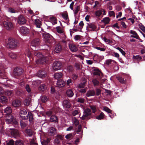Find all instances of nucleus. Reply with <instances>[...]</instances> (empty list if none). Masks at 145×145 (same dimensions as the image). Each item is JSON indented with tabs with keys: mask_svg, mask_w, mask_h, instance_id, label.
<instances>
[{
	"mask_svg": "<svg viewBox=\"0 0 145 145\" xmlns=\"http://www.w3.org/2000/svg\"><path fill=\"white\" fill-rule=\"evenodd\" d=\"M24 72L23 69L20 67H15L13 71L12 76L18 79L21 78Z\"/></svg>",
	"mask_w": 145,
	"mask_h": 145,
	"instance_id": "nucleus-1",
	"label": "nucleus"
},
{
	"mask_svg": "<svg viewBox=\"0 0 145 145\" xmlns=\"http://www.w3.org/2000/svg\"><path fill=\"white\" fill-rule=\"evenodd\" d=\"M8 42L7 45H9V48L11 49L16 48L19 45V43L18 41L14 39H8Z\"/></svg>",
	"mask_w": 145,
	"mask_h": 145,
	"instance_id": "nucleus-2",
	"label": "nucleus"
},
{
	"mask_svg": "<svg viewBox=\"0 0 145 145\" xmlns=\"http://www.w3.org/2000/svg\"><path fill=\"white\" fill-rule=\"evenodd\" d=\"M91 113V110L90 109L86 108L84 110L83 114L80 118L83 120H88L91 118L90 116Z\"/></svg>",
	"mask_w": 145,
	"mask_h": 145,
	"instance_id": "nucleus-3",
	"label": "nucleus"
},
{
	"mask_svg": "<svg viewBox=\"0 0 145 145\" xmlns=\"http://www.w3.org/2000/svg\"><path fill=\"white\" fill-rule=\"evenodd\" d=\"M8 133H10L12 136L14 138L19 137L20 135L19 131L14 128H8L7 129Z\"/></svg>",
	"mask_w": 145,
	"mask_h": 145,
	"instance_id": "nucleus-4",
	"label": "nucleus"
},
{
	"mask_svg": "<svg viewBox=\"0 0 145 145\" xmlns=\"http://www.w3.org/2000/svg\"><path fill=\"white\" fill-rule=\"evenodd\" d=\"M5 120L7 123L10 124L11 123H14L16 124L17 123V121H16L14 119V118L11 113L7 114L5 115Z\"/></svg>",
	"mask_w": 145,
	"mask_h": 145,
	"instance_id": "nucleus-5",
	"label": "nucleus"
},
{
	"mask_svg": "<svg viewBox=\"0 0 145 145\" xmlns=\"http://www.w3.org/2000/svg\"><path fill=\"white\" fill-rule=\"evenodd\" d=\"M3 25L5 28L8 30H12L14 28V24L12 22L4 21Z\"/></svg>",
	"mask_w": 145,
	"mask_h": 145,
	"instance_id": "nucleus-6",
	"label": "nucleus"
},
{
	"mask_svg": "<svg viewBox=\"0 0 145 145\" xmlns=\"http://www.w3.org/2000/svg\"><path fill=\"white\" fill-rule=\"evenodd\" d=\"M62 67L61 62L59 61H56L54 63L52 67L54 70L56 71L61 69Z\"/></svg>",
	"mask_w": 145,
	"mask_h": 145,
	"instance_id": "nucleus-7",
	"label": "nucleus"
},
{
	"mask_svg": "<svg viewBox=\"0 0 145 145\" xmlns=\"http://www.w3.org/2000/svg\"><path fill=\"white\" fill-rule=\"evenodd\" d=\"M20 118L22 120H27L28 119L27 112L25 109L21 110L19 112Z\"/></svg>",
	"mask_w": 145,
	"mask_h": 145,
	"instance_id": "nucleus-8",
	"label": "nucleus"
},
{
	"mask_svg": "<svg viewBox=\"0 0 145 145\" xmlns=\"http://www.w3.org/2000/svg\"><path fill=\"white\" fill-rule=\"evenodd\" d=\"M37 75L39 77L43 78L46 76L47 73L45 70H40L38 71L37 73Z\"/></svg>",
	"mask_w": 145,
	"mask_h": 145,
	"instance_id": "nucleus-9",
	"label": "nucleus"
},
{
	"mask_svg": "<svg viewBox=\"0 0 145 145\" xmlns=\"http://www.w3.org/2000/svg\"><path fill=\"white\" fill-rule=\"evenodd\" d=\"M40 40L38 38H35L33 39L31 42V45L32 46L39 48L40 45Z\"/></svg>",
	"mask_w": 145,
	"mask_h": 145,
	"instance_id": "nucleus-10",
	"label": "nucleus"
},
{
	"mask_svg": "<svg viewBox=\"0 0 145 145\" xmlns=\"http://www.w3.org/2000/svg\"><path fill=\"white\" fill-rule=\"evenodd\" d=\"M26 20L25 17L22 15H19L18 17V22L20 25H23L26 23Z\"/></svg>",
	"mask_w": 145,
	"mask_h": 145,
	"instance_id": "nucleus-11",
	"label": "nucleus"
},
{
	"mask_svg": "<svg viewBox=\"0 0 145 145\" xmlns=\"http://www.w3.org/2000/svg\"><path fill=\"white\" fill-rule=\"evenodd\" d=\"M88 25L86 27V29L89 31H95L96 29V27L95 25L93 23L89 24L88 23Z\"/></svg>",
	"mask_w": 145,
	"mask_h": 145,
	"instance_id": "nucleus-12",
	"label": "nucleus"
},
{
	"mask_svg": "<svg viewBox=\"0 0 145 145\" xmlns=\"http://www.w3.org/2000/svg\"><path fill=\"white\" fill-rule=\"evenodd\" d=\"M44 37L47 42L50 44L53 41L52 37L48 33L44 35Z\"/></svg>",
	"mask_w": 145,
	"mask_h": 145,
	"instance_id": "nucleus-13",
	"label": "nucleus"
},
{
	"mask_svg": "<svg viewBox=\"0 0 145 145\" xmlns=\"http://www.w3.org/2000/svg\"><path fill=\"white\" fill-rule=\"evenodd\" d=\"M130 33L131 34L130 37L135 38L139 40H141L140 39L136 31L133 30H131Z\"/></svg>",
	"mask_w": 145,
	"mask_h": 145,
	"instance_id": "nucleus-14",
	"label": "nucleus"
},
{
	"mask_svg": "<svg viewBox=\"0 0 145 145\" xmlns=\"http://www.w3.org/2000/svg\"><path fill=\"white\" fill-rule=\"evenodd\" d=\"M41 58L39 60L40 62L42 64H47L48 62L49 59V57L47 56H42L41 57Z\"/></svg>",
	"mask_w": 145,
	"mask_h": 145,
	"instance_id": "nucleus-15",
	"label": "nucleus"
},
{
	"mask_svg": "<svg viewBox=\"0 0 145 145\" xmlns=\"http://www.w3.org/2000/svg\"><path fill=\"white\" fill-rule=\"evenodd\" d=\"M24 133L25 136L31 137L33 134V131L30 129L27 128L24 131Z\"/></svg>",
	"mask_w": 145,
	"mask_h": 145,
	"instance_id": "nucleus-16",
	"label": "nucleus"
},
{
	"mask_svg": "<svg viewBox=\"0 0 145 145\" xmlns=\"http://www.w3.org/2000/svg\"><path fill=\"white\" fill-rule=\"evenodd\" d=\"M21 102L19 99H15L12 102V105L15 107H19L21 105Z\"/></svg>",
	"mask_w": 145,
	"mask_h": 145,
	"instance_id": "nucleus-17",
	"label": "nucleus"
},
{
	"mask_svg": "<svg viewBox=\"0 0 145 145\" xmlns=\"http://www.w3.org/2000/svg\"><path fill=\"white\" fill-rule=\"evenodd\" d=\"M20 33L23 34H28L29 32L28 29L26 27L23 26L22 27L20 30Z\"/></svg>",
	"mask_w": 145,
	"mask_h": 145,
	"instance_id": "nucleus-18",
	"label": "nucleus"
},
{
	"mask_svg": "<svg viewBox=\"0 0 145 145\" xmlns=\"http://www.w3.org/2000/svg\"><path fill=\"white\" fill-rule=\"evenodd\" d=\"M65 84V83L64 81L60 79L57 81L56 86L59 88H61L64 86Z\"/></svg>",
	"mask_w": 145,
	"mask_h": 145,
	"instance_id": "nucleus-19",
	"label": "nucleus"
},
{
	"mask_svg": "<svg viewBox=\"0 0 145 145\" xmlns=\"http://www.w3.org/2000/svg\"><path fill=\"white\" fill-rule=\"evenodd\" d=\"M63 105L64 107L69 108L71 106V104L67 100H65L63 101Z\"/></svg>",
	"mask_w": 145,
	"mask_h": 145,
	"instance_id": "nucleus-20",
	"label": "nucleus"
},
{
	"mask_svg": "<svg viewBox=\"0 0 145 145\" xmlns=\"http://www.w3.org/2000/svg\"><path fill=\"white\" fill-rule=\"evenodd\" d=\"M95 95V91L93 90H90L87 91L86 95L87 97H89L91 96H94Z\"/></svg>",
	"mask_w": 145,
	"mask_h": 145,
	"instance_id": "nucleus-21",
	"label": "nucleus"
},
{
	"mask_svg": "<svg viewBox=\"0 0 145 145\" xmlns=\"http://www.w3.org/2000/svg\"><path fill=\"white\" fill-rule=\"evenodd\" d=\"M116 63V61L111 59H108L106 60L105 64L108 65H111V66L114 65V64Z\"/></svg>",
	"mask_w": 145,
	"mask_h": 145,
	"instance_id": "nucleus-22",
	"label": "nucleus"
},
{
	"mask_svg": "<svg viewBox=\"0 0 145 145\" xmlns=\"http://www.w3.org/2000/svg\"><path fill=\"white\" fill-rule=\"evenodd\" d=\"M101 73V71L98 68H95L93 69V74L94 75L100 76Z\"/></svg>",
	"mask_w": 145,
	"mask_h": 145,
	"instance_id": "nucleus-23",
	"label": "nucleus"
},
{
	"mask_svg": "<svg viewBox=\"0 0 145 145\" xmlns=\"http://www.w3.org/2000/svg\"><path fill=\"white\" fill-rule=\"evenodd\" d=\"M7 97L4 95H0V102L2 103H5L7 101Z\"/></svg>",
	"mask_w": 145,
	"mask_h": 145,
	"instance_id": "nucleus-24",
	"label": "nucleus"
},
{
	"mask_svg": "<svg viewBox=\"0 0 145 145\" xmlns=\"http://www.w3.org/2000/svg\"><path fill=\"white\" fill-rule=\"evenodd\" d=\"M116 78L120 83L122 84H125V83L126 79H124V76H117Z\"/></svg>",
	"mask_w": 145,
	"mask_h": 145,
	"instance_id": "nucleus-25",
	"label": "nucleus"
},
{
	"mask_svg": "<svg viewBox=\"0 0 145 145\" xmlns=\"http://www.w3.org/2000/svg\"><path fill=\"white\" fill-rule=\"evenodd\" d=\"M93 58L95 59H96L98 62H100L103 60L104 58L103 56H99L97 54L95 55L94 56Z\"/></svg>",
	"mask_w": 145,
	"mask_h": 145,
	"instance_id": "nucleus-26",
	"label": "nucleus"
},
{
	"mask_svg": "<svg viewBox=\"0 0 145 145\" xmlns=\"http://www.w3.org/2000/svg\"><path fill=\"white\" fill-rule=\"evenodd\" d=\"M69 48L72 52H76L78 50L77 48L74 45L70 44L69 45Z\"/></svg>",
	"mask_w": 145,
	"mask_h": 145,
	"instance_id": "nucleus-27",
	"label": "nucleus"
},
{
	"mask_svg": "<svg viewBox=\"0 0 145 145\" xmlns=\"http://www.w3.org/2000/svg\"><path fill=\"white\" fill-rule=\"evenodd\" d=\"M58 121V120L56 116L54 115H52L50 119V121L51 122H57Z\"/></svg>",
	"mask_w": 145,
	"mask_h": 145,
	"instance_id": "nucleus-28",
	"label": "nucleus"
},
{
	"mask_svg": "<svg viewBox=\"0 0 145 145\" xmlns=\"http://www.w3.org/2000/svg\"><path fill=\"white\" fill-rule=\"evenodd\" d=\"M61 49V46L59 44H57L56 45L54 49V51L57 53H58L60 52Z\"/></svg>",
	"mask_w": 145,
	"mask_h": 145,
	"instance_id": "nucleus-29",
	"label": "nucleus"
},
{
	"mask_svg": "<svg viewBox=\"0 0 145 145\" xmlns=\"http://www.w3.org/2000/svg\"><path fill=\"white\" fill-rule=\"evenodd\" d=\"M66 93L67 95L69 97H72L74 95V93L71 89H67Z\"/></svg>",
	"mask_w": 145,
	"mask_h": 145,
	"instance_id": "nucleus-30",
	"label": "nucleus"
},
{
	"mask_svg": "<svg viewBox=\"0 0 145 145\" xmlns=\"http://www.w3.org/2000/svg\"><path fill=\"white\" fill-rule=\"evenodd\" d=\"M49 133L50 134V135L52 136L55 135L56 133V130L55 128L52 127L49 130Z\"/></svg>",
	"mask_w": 145,
	"mask_h": 145,
	"instance_id": "nucleus-31",
	"label": "nucleus"
},
{
	"mask_svg": "<svg viewBox=\"0 0 145 145\" xmlns=\"http://www.w3.org/2000/svg\"><path fill=\"white\" fill-rule=\"evenodd\" d=\"M3 112L4 113V115H6L7 114L11 113V108L9 107H7L4 110Z\"/></svg>",
	"mask_w": 145,
	"mask_h": 145,
	"instance_id": "nucleus-32",
	"label": "nucleus"
},
{
	"mask_svg": "<svg viewBox=\"0 0 145 145\" xmlns=\"http://www.w3.org/2000/svg\"><path fill=\"white\" fill-rule=\"evenodd\" d=\"M31 101V99L29 97H26L24 101L25 105L28 106L29 105Z\"/></svg>",
	"mask_w": 145,
	"mask_h": 145,
	"instance_id": "nucleus-33",
	"label": "nucleus"
},
{
	"mask_svg": "<svg viewBox=\"0 0 145 145\" xmlns=\"http://www.w3.org/2000/svg\"><path fill=\"white\" fill-rule=\"evenodd\" d=\"M4 93L6 95L11 96L13 95V92L11 90H6L5 91Z\"/></svg>",
	"mask_w": 145,
	"mask_h": 145,
	"instance_id": "nucleus-34",
	"label": "nucleus"
},
{
	"mask_svg": "<svg viewBox=\"0 0 145 145\" xmlns=\"http://www.w3.org/2000/svg\"><path fill=\"white\" fill-rule=\"evenodd\" d=\"M103 12H104L103 15H105V11L103 9L97 10L96 12V15L99 17H100L101 15L102 14Z\"/></svg>",
	"mask_w": 145,
	"mask_h": 145,
	"instance_id": "nucleus-35",
	"label": "nucleus"
},
{
	"mask_svg": "<svg viewBox=\"0 0 145 145\" xmlns=\"http://www.w3.org/2000/svg\"><path fill=\"white\" fill-rule=\"evenodd\" d=\"M63 76V74L61 72L56 73L55 74L54 76L55 79L58 80L61 78Z\"/></svg>",
	"mask_w": 145,
	"mask_h": 145,
	"instance_id": "nucleus-36",
	"label": "nucleus"
},
{
	"mask_svg": "<svg viewBox=\"0 0 145 145\" xmlns=\"http://www.w3.org/2000/svg\"><path fill=\"white\" fill-rule=\"evenodd\" d=\"M92 81L94 86H98L99 85V82L96 78L93 79Z\"/></svg>",
	"mask_w": 145,
	"mask_h": 145,
	"instance_id": "nucleus-37",
	"label": "nucleus"
},
{
	"mask_svg": "<svg viewBox=\"0 0 145 145\" xmlns=\"http://www.w3.org/2000/svg\"><path fill=\"white\" fill-rule=\"evenodd\" d=\"M35 23L37 27L40 28V26L42 25L40 21L38 19H36L35 20Z\"/></svg>",
	"mask_w": 145,
	"mask_h": 145,
	"instance_id": "nucleus-38",
	"label": "nucleus"
},
{
	"mask_svg": "<svg viewBox=\"0 0 145 145\" xmlns=\"http://www.w3.org/2000/svg\"><path fill=\"white\" fill-rule=\"evenodd\" d=\"M28 115L29 118V121L30 123H31L33 121L34 115L31 112H28Z\"/></svg>",
	"mask_w": 145,
	"mask_h": 145,
	"instance_id": "nucleus-39",
	"label": "nucleus"
},
{
	"mask_svg": "<svg viewBox=\"0 0 145 145\" xmlns=\"http://www.w3.org/2000/svg\"><path fill=\"white\" fill-rule=\"evenodd\" d=\"M33 53L34 55L38 57H41L43 56L42 53L38 51V50H36V51H34Z\"/></svg>",
	"mask_w": 145,
	"mask_h": 145,
	"instance_id": "nucleus-40",
	"label": "nucleus"
},
{
	"mask_svg": "<svg viewBox=\"0 0 145 145\" xmlns=\"http://www.w3.org/2000/svg\"><path fill=\"white\" fill-rule=\"evenodd\" d=\"M46 89V87L44 84H42L40 85L39 87V89L42 91H44Z\"/></svg>",
	"mask_w": 145,
	"mask_h": 145,
	"instance_id": "nucleus-41",
	"label": "nucleus"
},
{
	"mask_svg": "<svg viewBox=\"0 0 145 145\" xmlns=\"http://www.w3.org/2000/svg\"><path fill=\"white\" fill-rule=\"evenodd\" d=\"M110 21V19L108 17H106L104 18L102 20V22H103L105 24H107L109 23Z\"/></svg>",
	"mask_w": 145,
	"mask_h": 145,
	"instance_id": "nucleus-42",
	"label": "nucleus"
},
{
	"mask_svg": "<svg viewBox=\"0 0 145 145\" xmlns=\"http://www.w3.org/2000/svg\"><path fill=\"white\" fill-rule=\"evenodd\" d=\"M50 140L48 138L46 140H44L41 142L42 145H49Z\"/></svg>",
	"mask_w": 145,
	"mask_h": 145,
	"instance_id": "nucleus-43",
	"label": "nucleus"
},
{
	"mask_svg": "<svg viewBox=\"0 0 145 145\" xmlns=\"http://www.w3.org/2000/svg\"><path fill=\"white\" fill-rule=\"evenodd\" d=\"M50 20L52 22L53 24H56L57 23V19L55 17L52 16L50 18Z\"/></svg>",
	"mask_w": 145,
	"mask_h": 145,
	"instance_id": "nucleus-44",
	"label": "nucleus"
},
{
	"mask_svg": "<svg viewBox=\"0 0 145 145\" xmlns=\"http://www.w3.org/2000/svg\"><path fill=\"white\" fill-rule=\"evenodd\" d=\"M9 56L12 59H15L17 57L16 55L14 53L10 52L8 53Z\"/></svg>",
	"mask_w": 145,
	"mask_h": 145,
	"instance_id": "nucleus-45",
	"label": "nucleus"
},
{
	"mask_svg": "<svg viewBox=\"0 0 145 145\" xmlns=\"http://www.w3.org/2000/svg\"><path fill=\"white\" fill-rule=\"evenodd\" d=\"M14 145H24V144L22 140H18L15 141Z\"/></svg>",
	"mask_w": 145,
	"mask_h": 145,
	"instance_id": "nucleus-46",
	"label": "nucleus"
},
{
	"mask_svg": "<svg viewBox=\"0 0 145 145\" xmlns=\"http://www.w3.org/2000/svg\"><path fill=\"white\" fill-rule=\"evenodd\" d=\"M67 70L69 72H72L74 70V67L71 65H69L67 67Z\"/></svg>",
	"mask_w": 145,
	"mask_h": 145,
	"instance_id": "nucleus-47",
	"label": "nucleus"
},
{
	"mask_svg": "<svg viewBox=\"0 0 145 145\" xmlns=\"http://www.w3.org/2000/svg\"><path fill=\"white\" fill-rule=\"evenodd\" d=\"M56 29L57 32L59 33H63V31L60 26L57 27Z\"/></svg>",
	"mask_w": 145,
	"mask_h": 145,
	"instance_id": "nucleus-48",
	"label": "nucleus"
},
{
	"mask_svg": "<svg viewBox=\"0 0 145 145\" xmlns=\"http://www.w3.org/2000/svg\"><path fill=\"white\" fill-rule=\"evenodd\" d=\"M104 114L103 112H101L100 113L99 116H97L96 118L99 120H101L103 119L104 117Z\"/></svg>",
	"mask_w": 145,
	"mask_h": 145,
	"instance_id": "nucleus-49",
	"label": "nucleus"
},
{
	"mask_svg": "<svg viewBox=\"0 0 145 145\" xmlns=\"http://www.w3.org/2000/svg\"><path fill=\"white\" fill-rule=\"evenodd\" d=\"M138 27L144 33H145V27L142 23H140L138 24Z\"/></svg>",
	"mask_w": 145,
	"mask_h": 145,
	"instance_id": "nucleus-50",
	"label": "nucleus"
},
{
	"mask_svg": "<svg viewBox=\"0 0 145 145\" xmlns=\"http://www.w3.org/2000/svg\"><path fill=\"white\" fill-rule=\"evenodd\" d=\"M25 55H26L29 58V60H31L30 57H31V52L29 50H26Z\"/></svg>",
	"mask_w": 145,
	"mask_h": 145,
	"instance_id": "nucleus-51",
	"label": "nucleus"
},
{
	"mask_svg": "<svg viewBox=\"0 0 145 145\" xmlns=\"http://www.w3.org/2000/svg\"><path fill=\"white\" fill-rule=\"evenodd\" d=\"M48 99L47 97L43 96L41 98V100L43 103H45L48 101Z\"/></svg>",
	"mask_w": 145,
	"mask_h": 145,
	"instance_id": "nucleus-52",
	"label": "nucleus"
},
{
	"mask_svg": "<svg viewBox=\"0 0 145 145\" xmlns=\"http://www.w3.org/2000/svg\"><path fill=\"white\" fill-rule=\"evenodd\" d=\"M85 101V99L84 98L79 97L77 99V102L81 103H84Z\"/></svg>",
	"mask_w": 145,
	"mask_h": 145,
	"instance_id": "nucleus-53",
	"label": "nucleus"
},
{
	"mask_svg": "<svg viewBox=\"0 0 145 145\" xmlns=\"http://www.w3.org/2000/svg\"><path fill=\"white\" fill-rule=\"evenodd\" d=\"M20 123L21 127L22 129L24 128L27 126V124H26L22 120L20 121Z\"/></svg>",
	"mask_w": 145,
	"mask_h": 145,
	"instance_id": "nucleus-54",
	"label": "nucleus"
},
{
	"mask_svg": "<svg viewBox=\"0 0 145 145\" xmlns=\"http://www.w3.org/2000/svg\"><path fill=\"white\" fill-rule=\"evenodd\" d=\"M95 91L96 93H95V95L97 96H99L101 94V89L97 88L95 89Z\"/></svg>",
	"mask_w": 145,
	"mask_h": 145,
	"instance_id": "nucleus-55",
	"label": "nucleus"
},
{
	"mask_svg": "<svg viewBox=\"0 0 145 145\" xmlns=\"http://www.w3.org/2000/svg\"><path fill=\"white\" fill-rule=\"evenodd\" d=\"M86 82H81L78 86V88H84Z\"/></svg>",
	"mask_w": 145,
	"mask_h": 145,
	"instance_id": "nucleus-56",
	"label": "nucleus"
},
{
	"mask_svg": "<svg viewBox=\"0 0 145 145\" xmlns=\"http://www.w3.org/2000/svg\"><path fill=\"white\" fill-rule=\"evenodd\" d=\"M84 25V24L83 21H81L79 24V25L80 27H78V28L80 30H81L82 29Z\"/></svg>",
	"mask_w": 145,
	"mask_h": 145,
	"instance_id": "nucleus-57",
	"label": "nucleus"
},
{
	"mask_svg": "<svg viewBox=\"0 0 145 145\" xmlns=\"http://www.w3.org/2000/svg\"><path fill=\"white\" fill-rule=\"evenodd\" d=\"M62 17L65 20H67L69 19H68V16L67 14L66 13H63L62 14Z\"/></svg>",
	"mask_w": 145,
	"mask_h": 145,
	"instance_id": "nucleus-58",
	"label": "nucleus"
},
{
	"mask_svg": "<svg viewBox=\"0 0 145 145\" xmlns=\"http://www.w3.org/2000/svg\"><path fill=\"white\" fill-rule=\"evenodd\" d=\"M108 13L109 14L110 17L114 18L115 17V13L114 11H110L108 12Z\"/></svg>",
	"mask_w": 145,
	"mask_h": 145,
	"instance_id": "nucleus-59",
	"label": "nucleus"
},
{
	"mask_svg": "<svg viewBox=\"0 0 145 145\" xmlns=\"http://www.w3.org/2000/svg\"><path fill=\"white\" fill-rule=\"evenodd\" d=\"M80 7L79 6H77L75 8V10L74 11V14L76 15L77 14L78 12L79 11Z\"/></svg>",
	"mask_w": 145,
	"mask_h": 145,
	"instance_id": "nucleus-60",
	"label": "nucleus"
},
{
	"mask_svg": "<svg viewBox=\"0 0 145 145\" xmlns=\"http://www.w3.org/2000/svg\"><path fill=\"white\" fill-rule=\"evenodd\" d=\"M104 110L108 113L112 114V111L108 108L105 107L104 108Z\"/></svg>",
	"mask_w": 145,
	"mask_h": 145,
	"instance_id": "nucleus-61",
	"label": "nucleus"
},
{
	"mask_svg": "<svg viewBox=\"0 0 145 145\" xmlns=\"http://www.w3.org/2000/svg\"><path fill=\"white\" fill-rule=\"evenodd\" d=\"M73 137V135L72 133H70L68 134L65 136V138L67 139H69L70 138H72Z\"/></svg>",
	"mask_w": 145,
	"mask_h": 145,
	"instance_id": "nucleus-62",
	"label": "nucleus"
},
{
	"mask_svg": "<svg viewBox=\"0 0 145 145\" xmlns=\"http://www.w3.org/2000/svg\"><path fill=\"white\" fill-rule=\"evenodd\" d=\"M117 49L124 56H125L126 54V53L123 50V49L119 47H117Z\"/></svg>",
	"mask_w": 145,
	"mask_h": 145,
	"instance_id": "nucleus-63",
	"label": "nucleus"
},
{
	"mask_svg": "<svg viewBox=\"0 0 145 145\" xmlns=\"http://www.w3.org/2000/svg\"><path fill=\"white\" fill-rule=\"evenodd\" d=\"M74 67L77 70L80 69V64L78 63H76L74 65Z\"/></svg>",
	"mask_w": 145,
	"mask_h": 145,
	"instance_id": "nucleus-64",
	"label": "nucleus"
}]
</instances>
